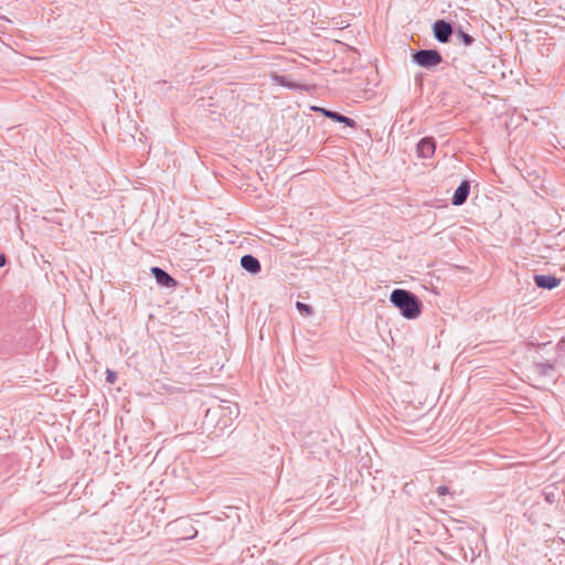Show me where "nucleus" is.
Wrapping results in <instances>:
<instances>
[{"label":"nucleus","mask_w":565,"mask_h":565,"mask_svg":"<svg viewBox=\"0 0 565 565\" xmlns=\"http://www.w3.org/2000/svg\"><path fill=\"white\" fill-rule=\"evenodd\" d=\"M319 111H320L321 114H323V115H324V111H329V110H328V109H324V108H320V110H319Z\"/></svg>","instance_id":"nucleus-18"},{"label":"nucleus","mask_w":565,"mask_h":565,"mask_svg":"<svg viewBox=\"0 0 565 565\" xmlns=\"http://www.w3.org/2000/svg\"><path fill=\"white\" fill-rule=\"evenodd\" d=\"M321 107L312 106L311 109L315 111H319Z\"/></svg>","instance_id":"nucleus-17"},{"label":"nucleus","mask_w":565,"mask_h":565,"mask_svg":"<svg viewBox=\"0 0 565 565\" xmlns=\"http://www.w3.org/2000/svg\"><path fill=\"white\" fill-rule=\"evenodd\" d=\"M470 192V183L468 181H463L460 183V185L456 189L454 196H452V204L454 205H461L463 204L469 195Z\"/></svg>","instance_id":"nucleus-5"},{"label":"nucleus","mask_w":565,"mask_h":565,"mask_svg":"<svg viewBox=\"0 0 565 565\" xmlns=\"http://www.w3.org/2000/svg\"><path fill=\"white\" fill-rule=\"evenodd\" d=\"M241 265L245 270L252 274H257L260 271V263L252 255L243 256L241 258Z\"/></svg>","instance_id":"nucleus-8"},{"label":"nucleus","mask_w":565,"mask_h":565,"mask_svg":"<svg viewBox=\"0 0 565 565\" xmlns=\"http://www.w3.org/2000/svg\"><path fill=\"white\" fill-rule=\"evenodd\" d=\"M462 40L467 45H470L473 42V39L467 33H462Z\"/></svg>","instance_id":"nucleus-15"},{"label":"nucleus","mask_w":565,"mask_h":565,"mask_svg":"<svg viewBox=\"0 0 565 565\" xmlns=\"http://www.w3.org/2000/svg\"><path fill=\"white\" fill-rule=\"evenodd\" d=\"M106 375H107L106 376L107 382L110 384H114L117 379L116 373L111 370H107Z\"/></svg>","instance_id":"nucleus-12"},{"label":"nucleus","mask_w":565,"mask_h":565,"mask_svg":"<svg viewBox=\"0 0 565 565\" xmlns=\"http://www.w3.org/2000/svg\"><path fill=\"white\" fill-rule=\"evenodd\" d=\"M270 78H271V81L276 85H279V86H284V87H287V88H290V89H300V88H302L301 85H298V84H296L294 82H290L287 77L278 75L276 73H271L270 74Z\"/></svg>","instance_id":"nucleus-9"},{"label":"nucleus","mask_w":565,"mask_h":565,"mask_svg":"<svg viewBox=\"0 0 565 565\" xmlns=\"http://www.w3.org/2000/svg\"><path fill=\"white\" fill-rule=\"evenodd\" d=\"M151 273L154 276L157 282L164 287H175L177 281L163 269L159 267L151 268Z\"/></svg>","instance_id":"nucleus-7"},{"label":"nucleus","mask_w":565,"mask_h":565,"mask_svg":"<svg viewBox=\"0 0 565 565\" xmlns=\"http://www.w3.org/2000/svg\"><path fill=\"white\" fill-rule=\"evenodd\" d=\"M436 142L431 137L422 138L416 145V153L422 159H429L435 154Z\"/></svg>","instance_id":"nucleus-3"},{"label":"nucleus","mask_w":565,"mask_h":565,"mask_svg":"<svg viewBox=\"0 0 565 565\" xmlns=\"http://www.w3.org/2000/svg\"><path fill=\"white\" fill-rule=\"evenodd\" d=\"M324 116L337 121L339 119L340 114L329 110L324 111Z\"/></svg>","instance_id":"nucleus-13"},{"label":"nucleus","mask_w":565,"mask_h":565,"mask_svg":"<svg viewBox=\"0 0 565 565\" xmlns=\"http://www.w3.org/2000/svg\"><path fill=\"white\" fill-rule=\"evenodd\" d=\"M390 300L406 319L414 320L422 315V301L417 296L405 289L393 290Z\"/></svg>","instance_id":"nucleus-1"},{"label":"nucleus","mask_w":565,"mask_h":565,"mask_svg":"<svg viewBox=\"0 0 565 565\" xmlns=\"http://www.w3.org/2000/svg\"><path fill=\"white\" fill-rule=\"evenodd\" d=\"M7 263V258L3 254H0V267L4 266Z\"/></svg>","instance_id":"nucleus-16"},{"label":"nucleus","mask_w":565,"mask_h":565,"mask_svg":"<svg viewBox=\"0 0 565 565\" xmlns=\"http://www.w3.org/2000/svg\"><path fill=\"white\" fill-rule=\"evenodd\" d=\"M437 493H438L439 495H446V494H449V493H450V490H449V488H448V487H446V486H440V487H438V488H437Z\"/></svg>","instance_id":"nucleus-14"},{"label":"nucleus","mask_w":565,"mask_h":565,"mask_svg":"<svg viewBox=\"0 0 565 565\" xmlns=\"http://www.w3.org/2000/svg\"><path fill=\"white\" fill-rule=\"evenodd\" d=\"M413 61L422 67H434L443 62V57L436 50H423L413 55Z\"/></svg>","instance_id":"nucleus-2"},{"label":"nucleus","mask_w":565,"mask_h":565,"mask_svg":"<svg viewBox=\"0 0 565 565\" xmlns=\"http://www.w3.org/2000/svg\"><path fill=\"white\" fill-rule=\"evenodd\" d=\"M296 307H297V309H298L300 312H302V313H305V315H307V316H311V315L313 313L312 308H311L309 305H307V303H303V302H299V301H298V302L296 303Z\"/></svg>","instance_id":"nucleus-10"},{"label":"nucleus","mask_w":565,"mask_h":565,"mask_svg":"<svg viewBox=\"0 0 565 565\" xmlns=\"http://www.w3.org/2000/svg\"><path fill=\"white\" fill-rule=\"evenodd\" d=\"M534 281L537 287L550 290L559 285V279L553 275H535Z\"/></svg>","instance_id":"nucleus-6"},{"label":"nucleus","mask_w":565,"mask_h":565,"mask_svg":"<svg viewBox=\"0 0 565 565\" xmlns=\"http://www.w3.org/2000/svg\"><path fill=\"white\" fill-rule=\"evenodd\" d=\"M337 121L345 124L347 126H349L351 128H355L356 127V122L353 119H351V118H349L347 116H343L341 114H340L339 119Z\"/></svg>","instance_id":"nucleus-11"},{"label":"nucleus","mask_w":565,"mask_h":565,"mask_svg":"<svg viewBox=\"0 0 565 565\" xmlns=\"http://www.w3.org/2000/svg\"><path fill=\"white\" fill-rule=\"evenodd\" d=\"M451 33L452 28L448 22L439 20L434 24V35L439 42H448Z\"/></svg>","instance_id":"nucleus-4"}]
</instances>
